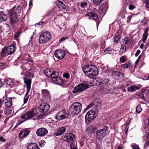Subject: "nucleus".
<instances>
[{
  "label": "nucleus",
  "mask_w": 149,
  "mask_h": 149,
  "mask_svg": "<svg viewBox=\"0 0 149 149\" xmlns=\"http://www.w3.org/2000/svg\"><path fill=\"white\" fill-rule=\"evenodd\" d=\"M139 87L138 86L132 85L127 88V90L128 92H133L136 90L139 89Z\"/></svg>",
  "instance_id": "21"
},
{
  "label": "nucleus",
  "mask_w": 149,
  "mask_h": 149,
  "mask_svg": "<svg viewBox=\"0 0 149 149\" xmlns=\"http://www.w3.org/2000/svg\"><path fill=\"white\" fill-rule=\"evenodd\" d=\"M43 97L45 98V100L47 102H49L51 100V96L50 92L46 89H44L42 91Z\"/></svg>",
  "instance_id": "14"
},
{
  "label": "nucleus",
  "mask_w": 149,
  "mask_h": 149,
  "mask_svg": "<svg viewBox=\"0 0 149 149\" xmlns=\"http://www.w3.org/2000/svg\"><path fill=\"white\" fill-rule=\"evenodd\" d=\"M92 130L93 131H94L96 130V128L95 127L92 128Z\"/></svg>",
  "instance_id": "61"
},
{
  "label": "nucleus",
  "mask_w": 149,
  "mask_h": 149,
  "mask_svg": "<svg viewBox=\"0 0 149 149\" xmlns=\"http://www.w3.org/2000/svg\"><path fill=\"white\" fill-rule=\"evenodd\" d=\"M122 90L123 93H126V90L125 89L123 88Z\"/></svg>",
  "instance_id": "55"
},
{
  "label": "nucleus",
  "mask_w": 149,
  "mask_h": 149,
  "mask_svg": "<svg viewBox=\"0 0 149 149\" xmlns=\"http://www.w3.org/2000/svg\"><path fill=\"white\" fill-rule=\"evenodd\" d=\"M7 17L6 15L3 12L0 13V20L1 22L5 21L7 19Z\"/></svg>",
  "instance_id": "26"
},
{
  "label": "nucleus",
  "mask_w": 149,
  "mask_h": 149,
  "mask_svg": "<svg viewBox=\"0 0 149 149\" xmlns=\"http://www.w3.org/2000/svg\"><path fill=\"white\" fill-rule=\"evenodd\" d=\"M45 143V142L44 140H42L39 143V145L40 147H42L44 146Z\"/></svg>",
  "instance_id": "41"
},
{
  "label": "nucleus",
  "mask_w": 149,
  "mask_h": 149,
  "mask_svg": "<svg viewBox=\"0 0 149 149\" xmlns=\"http://www.w3.org/2000/svg\"><path fill=\"white\" fill-rule=\"evenodd\" d=\"M30 133V131L27 129H25L21 131L18 135L19 137L21 139L25 137L28 135Z\"/></svg>",
  "instance_id": "16"
},
{
  "label": "nucleus",
  "mask_w": 149,
  "mask_h": 149,
  "mask_svg": "<svg viewBox=\"0 0 149 149\" xmlns=\"http://www.w3.org/2000/svg\"><path fill=\"white\" fill-rule=\"evenodd\" d=\"M58 75L59 74L56 71H54L53 72L50 77H51L52 78V80H53L54 79V78H56L58 76Z\"/></svg>",
  "instance_id": "29"
},
{
  "label": "nucleus",
  "mask_w": 149,
  "mask_h": 149,
  "mask_svg": "<svg viewBox=\"0 0 149 149\" xmlns=\"http://www.w3.org/2000/svg\"><path fill=\"white\" fill-rule=\"evenodd\" d=\"M50 33L46 31L42 32L39 37V42L40 44H44L47 42L51 38Z\"/></svg>",
  "instance_id": "6"
},
{
  "label": "nucleus",
  "mask_w": 149,
  "mask_h": 149,
  "mask_svg": "<svg viewBox=\"0 0 149 149\" xmlns=\"http://www.w3.org/2000/svg\"><path fill=\"white\" fill-rule=\"evenodd\" d=\"M143 2L146 4V8H149V0H145Z\"/></svg>",
  "instance_id": "40"
},
{
  "label": "nucleus",
  "mask_w": 149,
  "mask_h": 149,
  "mask_svg": "<svg viewBox=\"0 0 149 149\" xmlns=\"http://www.w3.org/2000/svg\"><path fill=\"white\" fill-rule=\"evenodd\" d=\"M132 148L133 149H139V146L137 145H134L132 146Z\"/></svg>",
  "instance_id": "43"
},
{
  "label": "nucleus",
  "mask_w": 149,
  "mask_h": 149,
  "mask_svg": "<svg viewBox=\"0 0 149 149\" xmlns=\"http://www.w3.org/2000/svg\"><path fill=\"white\" fill-rule=\"evenodd\" d=\"M70 74L69 73H64L63 74V77L67 78V79H68L70 78Z\"/></svg>",
  "instance_id": "39"
},
{
  "label": "nucleus",
  "mask_w": 149,
  "mask_h": 149,
  "mask_svg": "<svg viewBox=\"0 0 149 149\" xmlns=\"http://www.w3.org/2000/svg\"><path fill=\"white\" fill-rule=\"evenodd\" d=\"M86 15L88 16L90 19L94 20H97L98 18L97 14L93 12L89 13H88Z\"/></svg>",
  "instance_id": "20"
},
{
  "label": "nucleus",
  "mask_w": 149,
  "mask_h": 149,
  "mask_svg": "<svg viewBox=\"0 0 149 149\" xmlns=\"http://www.w3.org/2000/svg\"><path fill=\"white\" fill-rule=\"evenodd\" d=\"M142 111V109L141 108V106L140 104L138 105L136 108V112L139 113L141 112Z\"/></svg>",
  "instance_id": "33"
},
{
  "label": "nucleus",
  "mask_w": 149,
  "mask_h": 149,
  "mask_svg": "<svg viewBox=\"0 0 149 149\" xmlns=\"http://www.w3.org/2000/svg\"><path fill=\"white\" fill-rule=\"evenodd\" d=\"M82 70L86 75L88 76H94L98 74V70L94 65H88L84 66Z\"/></svg>",
  "instance_id": "2"
},
{
  "label": "nucleus",
  "mask_w": 149,
  "mask_h": 149,
  "mask_svg": "<svg viewBox=\"0 0 149 149\" xmlns=\"http://www.w3.org/2000/svg\"><path fill=\"white\" fill-rule=\"evenodd\" d=\"M135 8V7L132 4H130L129 6V8L130 10H132Z\"/></svg>",
  "instance_id": "42"
},
{
  "label": "nucleus",
  "mask_w": 149,
  "mask_h": 149,
  "mask_svg": "<svg viewBox=\"0 0 149 149\" xmlns=\"http://www.w3.org/2000/svg\"><path fill=\"white\" fill-rule=\"evenodd\" d=\"M98 81L100 85L104 86L108 84L109 80L108 78L105 77L103 79H100Z\"/></svg>",
  "instance_id": "18"
},
{
  "label": "nucleus",
  "mask_w": 149,
  "mask_h": 149,
  "mask_svg": "<svg viewBox=\"0 0 149 149\" xmlns=\"http://www.w3.org/2000/svg\"><path fill=\"white\" fill-rule=\"evenodd\" d=\"M121 65L123 68H128L131 67V64L129 62H128L122 65Z\"/></svg>",
  "instance_id": "35"
},
{
  "label": "nucleus",
  "mask_w": 149,
  "mask_h": 149,
  "mask_svg": "<svg viewBox=\"0 0 149 149\" xmlns=\"http://www.w3.org/2000/svg\"><path fill=\"white\" fill-rule=\"evenodd\" d=\"M140 52H141L140 50H138L137 51L136 53L135 54V56L136 57L137 56L139 55V54Z\"/></svg>",
  "instance_id": "48"
},
{
  "label": "nucleus",
  "mask_w": 149,
  "mask_h": 149,
  "mask_svg": "<svg viewBox=\"0 0 149 149\" xmlns=\"http://www.w3.org/2000/svg\"><path fill=\"white\" fill-rule=\"evenodd\" d=\"M32 0H30L29 2V6H30L32 5Z\"/></svg>",
  "instance_id": "53"
},
{
  "label": "nucleus",
  "mask_w": 149,
  "mask_h": 149,
  "mask_svg": "<svg viewBox=\"0 0 149 149\" xmlns=\"http://www.w3.org/2000/svg\"><path fill=\"white\" fill-rule=\"evenodd\" d=\"M28 149H40L36 143H31L27 146Z\"/></svg>",
  "instance_id": "24"
},
{
  "label": "nucleus",
  "mask_w": 149,
  "mask_h": 149,
  "mask_svg": "<svg viewBox=\"0 0 149 149\" xmlns=\"http://www.w3.org/2000/svg\"><path fill=\"white\" fill-rule=\"evenodd\" d=\"M3 65V63L0 62V66H2Z\"/></svg>",
  "instance_id": "62"
},
{
  "label": "nucleus",
  "mask_w": 149,
  "mask_h": 149,
  "mask_svg": "<svg viewBox=\"0 0 149 149\" xmlns=\"http://www.w3.org/2000/svg\"><path fill=\"white\" fill-rule=\"evenodd\" d=\"M57 4L59 8L63 9H65L66 8V6L61 1H58Z\"/></svg>",
  "instance_id": "30"
},
{
  "label": "nucleus",
  "mask_w": 149,
  "mask_h": 149,
  "mask_svg": "<svg viewBox=\"0 0 149 149\" xmlns=\"http://www.w3.org/2000/svg\"><path fill=\"white\" fill-rule=\"evenodd\" d=\"M89 3V2L88 0L83 1L79 3V5L80 6L81 8H85L87 6Z\"/></svg>",
  "instance_id": "22"
},
{
  "label": "nucleus",
  "mask_w": 149,
  "mask_h": 149,
  "mask_svg": "<svg viewBox=\"0 0 149 149\" xmlns=\"http://www.w3.org/2000/svg\"><path fill=\"white\" fill-rule=\"evenodd\" d=\"M89 87V85L88 84L81 83L74 88L72 92L74 93H79L86 90Z\"/></svg>",
  "instance_id": "7"
},
{
  "label": "nucleus",
  "mask_w": 149,
  "mask_h": 149,
  "mask_svg": "<svg viewBox=\"0 0 149 149\" xmlns=\"http://www.w3.org/2000/svg\"><path fill=\"white\" fill-rule=\"evenodd\" d=\"M98 109L96 107L93 108L88 111L85 116L86 122H89L95 118L98 115Z\"/></svg>",
  "instance_id": "3"
},
{
  "label": "nucleus",
  "mask_w": 149,
  "mask_h": 149,
  "mask_svg": "<svg viewBox=\"0 0 149 149\" xmlns=\"http://www.w3.org/2000/svg\"><path fill=\"white\" fill-rule=\"evenodd\" d=\"M118 149H121V148L120 147H118Z\"/></svg>",
  "instance_id": "64"
},
{
  "label": "nucleus",
  "mask_w": 149,
  "mask_h": 149,
  "mask_svg": "<svg viewBox=\"0 0 149 149\" xmlns=\"http://www.w3.org/2000/svg\"><path fill=\"white\" fill-rule=\"evenodd\" d=\"M120 62H122V63H124L125 62V59L123 56L121 57L120 59Z\"/></svg>",
  "instance_id": "44"
},
{
  "label": "nucleus",
  "mask_w": 149,
  "mask_h": 149,
  "mask_svg": "<svg viewBox=\"0 0 149 149\" xmlns=\"http://www.w3.org/2000/svg\"><path fill=\"white\" fill-rule=\"evenodd\" d=\"M52 80L54 83L62 85L63 83V80L58 76L55 78H54V79Z\"/></svg>",
  "instance_id": "23"
},
{
  "label": "nucleus",
  "mask_w": 149,
  "mask_h": 149,
  "mask_svg": "<svg viewBox=\"0 0 149 149\" xmlns=\"http://www.w3.org/2000/svg\"><path fill=\"white\" fill-rule=\"evenodd\" d=\"M127 18L129 20H130L132 18V16H128L127 17Z\"/></svg>",
  "instance_id": "57"
},
{
  "label": "nucleus",
  "mask_w": 149,
  "mask_h": 149,
  "mask_svg": "<svg viewBox=\"0 0 149 149\" xmlns=\"http://www.w3.org/2000/svg\"><path fill=\"white\" fill-rule=\"evenodd\" d=\"M5 102V106L7 107H10L12 104V101L11 98L6 99Z\"/></svg>",
  "instance_id": "25"
},
{
  "label": "nucleus",
  "mask_w": 149,
  "mask_h": 149,
  "mask_svg": "<svg viewBox=\"0 0 149 149\" xmlns=\"http://www.w3.org/2000/svg\"><path fill=\"white\" fill-rule=\"evenodd\" d=\"M37 114L36 112L35 109H32L28 111L27 112L21 116V117L22 118L26 120L29 119L35 116Z\"/></svg>",
  "instance_id": "10"
},
{
  "label": "nucleus",
  "mask_w": 149,
  "mask_h": 149,
  "mask_svg": "<svg viewBox=\"0 0 149 149\" xmlns=\"http://www.w3.org/2000/svg\"><path fill=\"white\" fill-rule=\"evenodd\" d=\"M143 44H141L140 45V48H142L143 47Z\"/></svg>",
  "instance_id": "59"
},
{
  "label": "nucleus",
  "mask_w": 149,
  "mask_h": 149,
  "mask_svg": "<svg viewBox=\"0 0 149 149\" xmlns=\"http://www.w3.org/2000/svg\"><path fill=\"white\" fill-rule=\"evenodd\" d=\"M148 127H149V117L148 118Z\"/></svg>",
  "instance_id": "63"
},
{
  "label": "nucleus",
  "mask_w": 149,
  "mask_h": 149,
  "mask_svg": "<svg viewBox=\"0 0 149 149\" xmlns=\"http://www.w3.org/2000/svg\"><path fill=\"white\" fill-rule=\"evenodd\" d=\"M3 85L2 81L1 80H0V88Z\"/></svg>",
  "instance_id": "56"
},
{
  "label": "nucleus",
  "mask_w": 149,
  "mask_h": 149,
  "mask_svg": "<svg viewBox=\"0 0 149 149\" xmlns=\"http://www.w3.org/2000/svg\"><path fill=\"white\" fill-rule=\"evenodd\" d=\"M56 57L59 59H63L65 55V51L62 49H58L54 53Z\"/></svg>",
  "instance_id": "12"
},
{
  "label": "nucleus",
  "mask_w": 149,
  "mask_h": 149,
  "mask_svg": "<svg viewBox=\"0 0 149 149\" xmlns=\"http://www.w3.org/2000/svg\"><path fill=\"white\" fill-rule=\"evenodd\" d=\"M6 48L5 47L3 49L1 52V56L3 57L8 56L9 54L6 51Z\"/></svg>",
  "instance_id": "28"
},
{
  "label": "nucleus",
  "mask_w": 149,
  "mask_h": 149,
  "mask_svg": "<svg viewBox=\"0 0 149 149\" xmlns=\"http://www.w3.org/2000/svg\"><path fill=\"white\" fill-rule=\"evenodd\" d=\"M120 17H121L122 19H123L125 18V16L124 15H120Z\"/></svg>",
  "instance_id": "54"
},
{
  "label": "nucleus",
  "mask_w": 149,
  "mask_h": 149,
  "mask_svg": "<svg viewBox=\"0 0 149 149\" xmlns=\"http://www.w3.org/2000/svg\"><path fill=\"white\" fill-rule=\"evenodd\" d=\"M22 9L21 6H15L9 11L8 15L10 17V24L13 27L17 25L19 21L18 14L20 13Z\"/></svg>",
  "instance_id": "1"
},
{
  "label": "nucleus",
  "mask_w": 149,
  "mask_h": 149,
  "mask_svg": "<svg viewBox=\"0 0 149 149\" xmlns=\"http://www.w3.org/2000/svg\"><path fill=\"white\" fill-rule=\"evenodd\" d=\"M121 38V36L120 35H117L115 37L114 39V43H118Z\"/></svg>",
  "instance_id": "34"
},
{
  "label": "nucleus",
  "mask_w": 149,
  "mask_h": 149,
  "mask_svg": "<svg viewBox=\"0 0 149 149\" xmlns=\"http://www.w3.org/2000/svg\"><path fill=\"white\" fill-rule=\"evenodd\" d=\"M70 146L72 149H77V148L74 146L73 144L72 143H71Z\"/></svg>",
  "instance_id": "50"
},
{
  "label": "nucleus",
  "mask_w": 149,
  "mask_h": 149,
  "mask_svg": "<svg viewBox=\"0 0 149 149\" xmlns=\"http://www.w3.org/2000/svg\"><path fill=\"white\" fill-rule=\"evenodd\" d=\"M149 145V144L147 142L145 143L144 146V148H146Z\"/></svg>",
  "instance_id": "51"
},
{
  "label": "nucleus",
  "mask_w": 149,
  "mask_h": 149,
  "mask_svg": "<svg viewBox=\"0 0 149 149\" xmlns=\"http://www.w3.org/2000/svg\"><path fill=\"white\" fill-rule=\"evenodd\" d=\"M108 128L107 127L104 126L102 129L98 130L96 132V137L99 140L102 139L104 138L107 134V131Z\"/></svg>",
  "instance_id": "8"
},
{
  "label": "nucleus",
  "mask_w": 149,
  "mask_h": 149,
  "mask_svg": "<svg viewBox=\"0 0 149 149\" xmlns=\"http://www.w3.org/2000/svg\"><path fill=\"white\" fill-rule=\"evenodd\" d=\"M68 113L67 111L62 110L56 114V118L58 120L65 119L68 117Z\"/></svg>",
  "instance_id": "9"
},
{
  "label": "nucleus",
  "mask_w": 149,
  "mask_h": 149,
  "mask_svg": "<svg viewBox=\"0 0 149 149\" xmlns=\"http://www.w3.org/2000/svg\"><path fill=\"white\" fill-rule=\"evenodd\" d=\"M95 105V104L93 103V102H91L89 105H88L87 107L85 108L84 111V112H85L87 111L88 110L92 107L93 106Z\"/></svg>",
  "instance_id": "32"
},
{
  "label": "nucleus",
  "mask_w": 149,
  "mask_h": 149,
  "mask_svg": "<svg viewBox=\"0 0 149 149\" xmlns=\"http://www.w3.org/2000/svg\"><path fill=\"white\" fill-rule=\"evenodd\" d=\"M128 39L127 38H124V43L125 44H127L128 43Z\"/></svg>",
  "instance_id": "47"
},
{
  "label": "nucleus",
  "mask_w": 149,
  "mask_h": 149,
  "mask_svg": "<svg viewBox=\"0 0 149 149\" xmlns=\"http://www.w3.org/2000/svg\"><path fill=\"white\" fill-rule=\"evenodd\" d=\"M5 139L2 136L0 137V141L4 142L5 141Z\"/></svg>",
  "instance_id": "46"
},
{
  "label": "nucleus",
  "mask_w": 149,
  "mask_h": 149,
  "mask_svg": "<svg viewBox=\"0 0 149 149\" xmlns=\"http://www.w3.org/2000/svg\"><path fill=\"white\" fill-rule=\"evenodd\" d=\"M126 48L124 45L121 46L120 50V54L124 53L125 51Z\"/></svg>",
  "instance_id": "36"
},
{
  "label": "nucleus",
  "mask_w": 149,
  "mask_h": 149,
  "mask_svg": "<svg viewBox=\"0 0 149 149\" xmlns=\"http://www.w3.org/2000/svg\"><path fill=\"white\" fill-rule=\"evenodd\" d=\"M68 38L67 37H62L61 38V39L59 40V42H61L63 40L66 39Z\"/></svg>",
  "instance_id": "49"
},
{
  "label": "nucleus",
  "mask_w": 149,
  "mask_h": 149,
  "mask_svg": "<svg viewBox=\"0 0 149 149\" xmlns=\"http://www.w3.org/2000/svg\"><path fill=\"white\" fill-rule=\"evenodd\" d=\"M24 83L26 84V92L24 97V104L26 103L29 99V95L28 94L31 89V79L25 77L24 78Z\"/></svg>",
  "instance_id": "5"
},
{
  "label": "nucleus",
  "mask_w": 149,
  "mask_h": 149,
  "mask_svg": "<svg viewBox=\"0 0 149 149\" xmlns=\"http://www.w3.org/2000/svg\"><path fill=\"white\" fill-rule=\"evenodd\" d=\"M20 32H18L17 33H16L14 35V37L15 38H17L20 35Z\"/></svg>",
  "instance_id": "45"
},
{
  "label": "nucleus",
  "mask_w": 149,
  "mask_h": 149,
  "mask_svg": "<svg viewBox=\"0 0 149 149\" xmlns=\"http://www.w3.org/2000/svg\"><path fill=\"white\" fill-rule=\"evenodd\" d=\"M44 73L47 76L50 77L52 72L51 70L48 69L45 70L44 71Z\"/></svg>",
  "instance_id": "31"
},
{
  "label": "nucleus",
  "mask_w": 149,
  "mask_h": 149,
  "mask_svg": "<svg viewBox=\"0 0 149 149\" xmlns=\"http://www.w3.org/2000/svg\"><path fill=\"white\" fill-rule=\"evenodd\" d=\"M113 73L118 76H119L120 75V73L118 71L115 72H114Z\"/></svg>",
  "instance_id": "52"
},
{
  "label": "nucleus",
  "mask_w": 149,
  "mask_h": 149,
  "mask_svg": "<svg viewBox=\"0 0 149 149\" xmlns=\"http://www.w3.org/2000/svg\"><path fill=\"white\" fill-rule=\"evenodd\" d=\"M146 80H149V74H148L147 76V77L146 79Z\"/></svg>",
  "instance_id": "60"
},
{
  "label": "nucleus",
  "mask_w": 149,
  "mask_h": 149,
  "mask_svg": "<svg viewBox=\"0 0 149 149\" xmlns=\"http://www.w3.org/2000/svg\"><path fill=\"white\" fill-rule=\"evenodd\" d=\"M82 105L81 103L78 102L73 103L71 105L70 110L72 114L74 115L79 113L81 110Z\"/></svg>",
  "instance_id": "4"
},
{
  "label": "nucleus",
  "mask_w": 149,
  "mask_h": 149,
  "mask_svg": "<svg viewBox=\"0 0 149 149\" xmlns=\"http://www.w3.org/2000/svg\"><path fill=\"white\" fill-rule=\"evenodd\" d=\"M6 51L9 54H13L15 51L16 46L15 44H11L6 47Z\"/></svg>",
  "instance_id": "17"
},
{
  "label": "nucleus",
  "mask_w": 149,
  "mask_h": 149,
  "mask_svg": "<svg viewBox=\"0 0 149 149\" xmlns=\"http://www.w3.org/2000/svg\"><path fill=\"white\" fill-rule=\"evenodd\" d=\"M107 7V6L106 3H103L100 6V8L102 11L104 10Z\"/></svg>",
  "instance_id": "37"
},
{
  "label": "nucleus",
  "mask_w": 149,
  "mask_h": 149,
  "mask_svg": "<svg viewBox=\"0 0 149 149\" xmlns=\"http://www.w3.org/2000/svg\"><path fill=\"white\" fill-rule=\"evenodd\" d=\"M108 49L107 48L105 49L104 52L106 53L107 52H108L109 51Z\"/></svg>",
  "instance_id": "58"
},
{
  "label": "nucleus",
  "mask_w": 149,
  "mask_h": 149,
  "mask_svg": "<svg viewBox=\"0 0 149 149\" xmlns=\"http://www.w3.org/2000/svg\"><path fill=\"white\" fill-rule=\"evenodd\" d=\"M50 106L46 103L40 104L39 108V110L43 112H47L50 109Z\"/></svg>",
  "instance_id": "15"
},
{
  "label": "nucleus",
  "mask_w": 149,
  "mask_h": 149,
  "mask_svg": "<svg viewBox=\"0 0 149 149\" xmlns=\"http://www.w3.org/2000/svg\"><path fill=\"white\" fill-rule=\"evenodd\" d=\"M74 136V135L72 133H67L63 136L62 139L64 141L71 142L73 141Z\"/></svg>",
  "instance_id": "11"
},
{
  "label": "nucleus",
  "mask_w": 149,
  "mask_h": 149,
  "mask_svg": "<svg viewBox=\"0 0 149 149\" xmlns=\"http://www.w3.org/2000/svg\"><path fill=\"white\" fill-rule=\"evenodd\" d=\"M148 28H146L145 30L144 31V32L143 35V42H145L147 37V36H148Z\"/></svg>",
  "instance_id": "27"
},
{
  "label": "nucleus",
  "mask_w": 149,
  "mask_h": 149,
  "mask_svg": "<svg viewBox=\"0 0 149 149\" xmlns=\"http://www.w3.org/2000/svg\"><path fill=\"white\" fill-rule=\"evenodd\" d=\"M102 0H93L94 4L96 5H98L101 3Z\"/></svg>",
  "instance_id": "38"
},
{
  "label": "nucleus",
  "mask_w": 149,
  "mask_h": 149,
  "mask_svg": "<svg viewBox=\"0 0 149 149\" xmlns=\"http://www.w3.org/2000/svg\"><path fill=\"white\" fill-rule=\"evenodd\" d=\"M66 129L64 127H61L57 129V132L55 133V134L56 136H60L63 134L64 133Z\"/></svg>",
  "instance_id": "19"
},
{
  "label": "nucleus",
  "mask_w": 149,
  "mask_h": 149,
  "mask_svg": "<svg viewBox=\"0 0 149 149\" xmlns=\"http://www.w3.org/2000/svg\"><path fill=\"white\" fill-rule=\"evenodd\" d=\"M48 133L47 130L45 127H41L38 129L36 132L38 136L43 137L46 135Z\"/></svg>",
  "instance_id": "13"
}]
</instances>
